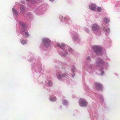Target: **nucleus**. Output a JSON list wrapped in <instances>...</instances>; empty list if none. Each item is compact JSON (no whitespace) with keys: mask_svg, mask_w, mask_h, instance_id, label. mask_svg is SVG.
I'll return each mask as SVG.
<instances>
[{"mask_svg":"<svg viewBox=\"0 0 120 120\" xmlns=\"http://www.w3.org/2000/svg\"><path fill=\"white\" fill-rule=\"evenodd\" d=\"M67 75V74L66 73H63L62 74V76L61 75H60V74H58V75H57V76L58 78L59 79H60L62 77H64Z\"/></svg>","mask_w":120,"mask_h":120,"instance_id":"nucleus-7","label":"nucleus"},{"mask_svg":"<svg viewBox=\"0 0 120 120\" xmlns=\"http://www.w3.org/2000/svg\"><path fill=\"white\" fill-rule=\"evenodd\" d=\"M79 105L81 107L86 106L87 104V102L82 98H80L79 101Z\"/></svg>","mask_w":120,"mask_h":120,"instance_id":"nucleus-2","label":"nucleus"},{"mask_svg":"<svg viewBox=\"0 0 120 120\" xmlns=\"http://www.w3.org/2000/svg\"><path fill=\"white\" fill-rule=\"evenodd\" d=\"M110 29L109 28L108 29H107L105 31L107 32H110Z\"/></svg>","mask_w":120,"mask_h":120,"instance_id":"nucleus-19","label":"nucleus"},{"mask_svg":"<svg viewBox=\"0 0 120 120\" xmlns=\"http://www.w3.org/2000/svg\"><path fill=\"white\" fill-rule=\"evenodd\" d=\"M25 35L27 37L29 36V34L28 32H26L25 33Z\"/></svg>","mask_w":120,"mask_h":120,"instance_id":"nucleus-14","label":"nucleus"},{"mask_svg":"<svg viewBox=\"0 0 120 120\" xmlns=\"http://www.w3.org/2000/svg\"><path fill=\"white\" fill-rule=\"evenodd\" d=\"M64 18L66 20H70V19L68 17H65Z\"/></svg>","mask_w":120,"mask_h":120,"instance_id":"nucleus-17","label":"nucleus"},{"mask_svg":"<svg viewBox=\"0 0 120 120\" xmlns=\"http://www.w3.org/2000/svg\"><path fill=\"white\" fill-rule=\"evenodd\" d=\"M20 9L21 10V11L22 12H23L25 9L24 6L22 5L20 7Z\"/></svg>","mask_w":120,"mask_h":120,"instance_id":"nucleus-9","label":"nucleus"},{"mask_svg":"<svg viewBox=\"0 0 120 120\" xmlns=\"http://www.w3.org/2000/svg\"><path fill=\"white\" fill-rule=\"evenodd\" d=\"M42 41L44 45L46 47L48 46L50 43V40L47 38H44L42 39Z\"/></svg>","mask_w":120,"mask_h":120,"instance_id":"nucleus-3","label":"nucleus"},{"mask_svg":"<svg viewBox=\"0 0 120 120\" xmlns=\"http://www.w3.org/2000/svg\"><path fill=\"white\" fill-rule=\"evenodd\" d=\"M50 1L52 2L54 0H49Z\"/></svg>","mask_w":120,"mask_h":120,"instance_id":"nucleus-26","label":"nucleus"},{"mask_svg":"<svg viewBox=\"0 0 120 120\" xmlns=\"http://www.w3.org/2000/svg\"><path fill=\"white\" fill-rule=\"evenodd\" d=\"M57 46L58 47H60L61 48V46H60V44H57Z\"/></svg>","mask_w":120,"mask_h":120,"instance_id":"nucleus-21","label":"nucleus"},{"mask_svg":"<svg viewBox=\"0 0 120 120\" xmlns=\"http://www.w3.org/2000/svg\"><path fill=\"white\" fill-rule=\"evenodd\" d=\"M21 43L22 44L24 45L26 44V42L25 40H23L21 41Z\"/></svg>","mask_w":120,"mask_h":120,"instance_id":"nucleus-12","label":"nucleus"},{"mask_svg":"<svg viewBox=\"0 0 120 120\" xmlns=\"http://www.w3.org/2000/svg\"><path fill=\"white\" fill-rule=\"evenodd\" d=\"M68 53L67 52H65V53L64 54H62V55L64 56H65L66 55V54H67Z\"/></svg>","mask_w":120,"mask_h":120,"instance_id":"nucleus-18","label":"nucleus"},{"mask_svg":"<svg viewBox=\"0 0 120 120\" xmlns=\"http://www.w3.org/2000/svg\"><path fill=\"white\" fill-rule=\"evenodd\" d=\"M75 75L74 74L72 75V77H74V76Z\"/></svg>","mask_w":120,"mask_h":120,"instance_id":"nucleus-25","label":"nucleus"},{"mask_svg":"<svg viewBox=\"0 0 120 120\" xmlns=\"http://www.w3.org/2000/svg\"><path fill=\"white\" fill-rule=\"evenodd\" d=\"M49 100L51 101H55L56 100V98L55 97L50 98Z\"/></svg>","mask_w":120,"mask_h":120,"instance_id":"nucleus-11","label":"nucleus"},{"mask_svg":"<svg viewBox=\"0 0 120 120\" xmlns=\"http://www.w3.org/2000/svg\"><path fill=\"white\" fill-rule=\"evenodd\" d=\"M61 45L63 47H64L65 46V45L64 43H62L61 44Z\"/></svg>","mask_w":120,"mask_h":120,"instance_id":"nucleus-22","label":"nucleus"},{"mask_svg":"<svg viewBox=\"0 0 120 120\" xmlns=\"http://www.w3.org/2000/svg\"><path fill=\"white\" fill-rule=\"evenodd\" d=\"M95 87L98 90H100L102 89V85L99 83L96 82L94 83Z\"/></svg>","mask_w":120,"mask_h":120,"instance_id":"nucleus-4","label":"nucleus"},{"mask_svg":"<svg viewBox=\"0 0 120 120\" xmlns=\"http://www.w3.org/2000/svg\"><path fill=\"white\" fill-rule=\"evenodd\" d=\"M12 10L13 11V12L15 14H17V12L15 10V9L14 8H13L12 9Z\"/></svg>","mask_w":120,"mask_h":120,"instance_id":"nucleus-15","label":"nucleus"},{"mask_svg":"<svg viewBox=\"0 0 120 120\" xmlns=\"http://www.w3.org/2000/svg\"><path fill=\"white\" fill-rule=\"evenodd\" d=\"M97 9L98 12H100L101 11V8L100 7H98L97 8Z\"/></svg>","mask_w":120,"mask_h":120,"instance_id":"nucleus-13","label":"nucleus"},{"mask_svg":"<svg viewBox=\"0 0 120 120\" xmlns=\"http://www.w3.org/2000/svg\"><path fill=\"white\" fill-rule=\"evenodd\" d=\"M104 72L103 71H102L101 73V75H103L104 74Z\"/></svg>","mask_w":120,"mask_h":120,"instance_id":"nucleus-23","label":"nucleus"},{"mask_svg":"<svg viewBox=\"0 0 120 120\" xmlns=\"http://www.w3.org/2000/svg\"><path fill=\"white\" fill-rule=\"evenodd\" d=\"M103 63V61L101 59H100L98 61L97 63V65L98 66V65L100 64H100H102Z\"/></svg>","mask_w":120,"mask_h":120,"instance_id":"nucleus-8","label":"nucleus"},{"mask_svg":"<svg viewBox=\"0 0 120 120\" xmlns=\"http://www.w3.org/2000/svg\"><path fill=\"white\" fill-rule=\"evenodd\" d=\"M73 71V72H73V71Z\"/></svg>","mask_w":120,"mask_h":120,"instance_id":"nucleus-27","label":"nucleus"},{"mask_svg":"<svg viewBox=\"0 0 120 120\" xmlns=\"http://www.w3.org/2000/svg\"><path fill=\"white\" fill-rule=\"evenodd\" d=\"M87 60H90V57H88L87 58Z\"/></svg>","mask_w":120,"mask_h":120,"instance_id":"nucleus-24","label":"nucleus"},{"mask_svg":"<svg viewBox=\"0 0 120 120\" xmlns=\"http://www.w3.org/2000/svg\"><path fill=\"white\" fill-rule=\"evenodd\" d=\"M96 7V6L95 5L92 4L90 6L89 8L92 11H94L95 10Z\"/></svg>","mask_w":120,"mask_h":120,"instance_id":"nucleus-6","label":"nucleus"},{"mask_svg":"<svg viewBox=\"0 0 120 120\" xmlns=\"http://www.w3.org/2000/svg\"><path fill=\"white\" fill-rule=\"evenodd\" d=\"M104 21L106 22V23H108L109 22V20L107 19V18L106 17H104Z\"/></svg>","mask_w":120,"mask_h":120,"instance_id":"nucleus-10","label":"nucleus"},{"mask_svg":"<svg viewBox=\"0 0 120 120\" xmlns=\"http://www.w3.org/2000/svg\"><path fill=\"white\" fill-rule=\"evenodd\" d=\"M63 103L64 105H66L67 103V102L66 100H65L64 101Z\"/></svg>","mask_w":120,"mask_h":120,"instance_id":"nucleus-16","label":"nucleus"},{"mask_svg":"<svg viewBox=\"0 0 120 120\" xmlns=\"http://www.w3.org/2000/svg\"><path fill=\"white\" fill-rule=\"evenodd\" d=\"M99 29V26L96 24H94L93 25L92 29L93 31H97Z\"/></svg>","mask_w":120,"mask_h":120,"instance_id":"nucleus-5","label":"nucleus"},{"mask_svg":"<svg viewBox=\"0 0 120 120\" xmlns=\"http://www.w3.org/2000/svg\"><path fill=\"white\" fill-rule=\"evenodd\" d=\"M48 85L50 86H52L51 82L49 81L48 82Z\"/></svg>","mask_w":120,"mask_h":120,"instance_id":"nucleus-20","label":"nucleus"},{"mask_svg":"<svg viewBox=\"0 0 120 120\" xmlns=\"http://www.w3.org/2000/svg\"><path fill=\"white\" fill-rule=\"evenodd\" d=\"M93 49L96 53L98 55H101V54L102 49L101 47L94 45L93 47Z\"/></svg>","mask_w":120,"mask_h":120,"instance_id":"nucleus-1","label":"nucleus"}]
</instances>
